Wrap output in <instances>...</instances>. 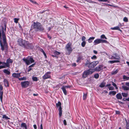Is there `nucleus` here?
<instances>
[{"mask_svg":"<svg viewBox=\"0 0 129 129\" xmlns=\"http://www.w3.org/2000/svg\"><path fill=\"white\" fill-rule=\"evenodd\" d=\"M114 56L115 57V59L117 60H119L120 58L119 55L117 53H115L113 54Z\"/></svg>","mask_w":129,"mask_h":129,"instance_id":"19","label":"nucleus"},{"mask_svg":"<svg viewBox=\"0 0 129 129\" xmlns=\"http://www.w3.org/2000/svg\"><path fill=\"white\" fill-rule=\"evenodd\" d=\"M61 89L62 90V91L65 95H66L67 94V91L66 90V88H65L63 86L61 88Z\"/></svg>","mask_w":129,"mask_h":129,"instance_id":"24","label":"nucleus"},{"mask_svg":"<svg viewBox=\"0 0 129 129\" xmlns=\"http://www.w3.org/2000/svg\"><path fill=\"white\" fill-rule=\"evenodd\" d=\"M4 24V28L3 26H2V30L0 29V44L2 51H4L5 49L7 50L8 49V45L4 32L6 31V24L5 23Z\"/></svg>","mask_w":129,"mask_h":129,"instance_id":"1","label":"nucleus"},{"mask_svg":"<svg viewBox=\"0 0 129 129\" xmlns=\"http://www.w3.org/2000/svg\"><path fill=\"white\" fill-rule=\"evenodd\" d=\"M86 39V38L84 36H83L82 38V40L83 41H85L84 40Z\"/></svg>","mask_w":129,"mask_h":129,"instance_id":"51","label":"nucleus"},{"mask_svg":"<svg viewBox=\"0 0 129 129\" xmlns=\"http://www.w3.org/2000/svg\"><path fill=\"white\" fill-rule=\"evenodd\" d=\"M112 85H113V86L115 87L116 89H117L118 88L117 87L116 85L113 82H112Z\"/></svg>","mask_w":129,"mask_h":129,"instance_id":"46","label":"nucleus"},{"mask_svg":"<svg viewBox=\"0 0 129 129\" xmlns=\"http://www.w3.org/2000/svg\"><path fill=\"white\" fill-rule=\"evenodd\" d=\"M47 36L48 38H49L50 39H51V37L49 34H47Z\"/></svg>","mask_w":129,"mask_h":129,"instance_id":"59","label":"nucleus"},{"mask_svg":"<svg viewBox=\"0 0 129 129\" xmlns=\"http://www.w3.org/2000/svg\"><path fill=\"white\" fill-rule=\"evenodd\" d=\"M33 126H34V127L35 129H37V126L36 124L34 125Z\"/></svg>","mask_w":129,"mask_h":129,"instance_id":"60","label":"nucleus"},{"mask_svg":"<svg viewBox=\"0 0 129 129\" xmlns=\"http://www.w3.org/2000/svg\"><path fill=\"white\" fill-rule=\"evenodd\" d=\"M32 79L33 81H37L38 80V78L36 77H33L32 78Z\"/></svg>","mask_w":129,"mask_h":129,"instance_id":"36","label":"nucleus"},{"mask_svg":"<svg viewBox=\"0 0 129 129\" xmlns=\"http://www.w3.org/2000/svg\"><path fill=\"white\" fill-rule=\"evenodd\" d=\"M18 79L20 81L23 80H26V78L25 77H24L22 78H19Z\"/></svg>","mask_w":129,"mask_h":129,"instance_id":"34","label":"nucleus"},{"mask_svg":"<svg viewBox=\"0 0 129 129\" xmlns=\"http://www.w3.org/2000/svg\"><path fill=\"white\" fill-rule=\"evenodd\" d=\"M3 82L5 86L6 87H8L9 86L8 81L5 78L4 79Z\"/></svg>","mask_w":129,"mask_h":129,"instance_id":"17","label":"nucleus"},{"mask_svg":"<svg viewBox=\"0 0 129 129\" xmlns=\"http://www.w3.org/2000/svg\"><path fill=\"white\" fill-rule=\"evenodd\" d=\"M51 72H47L45 74L44 76L43 77V79L45 80L50 78L51 77L50 74Z\"/></svg>","mask_w":129,"mask_h":129,"instance_id":"10","label":"nucleus"},{"mask_svg":"<svg viewBox=\"0 0 129 129\" xmlns=\"http://www.w3.org/2000/svg\"><path fill=\"white\" fill-rule=\"evenodd\" d=\"M93 72L92 70L89 69L84 71L83 73L82 77L84 78H86L87 76L90 75L92 74Z\"/></svg>","mask_w":129,"mask_h":129,"instance_id":"5","label":"nucleus"},{"mask_svg":"<svg viewBox=\"0 0 129 129\" xmlns=\"http://www.w3.org/2000/svg\"><path fill=\"white\" fill-rule=\"evenodd\" d=\"M32 28L34 29L35 30L37 31H42L44 29L41 23L39 22H34L33 26L31 27Z\"/></svg>","mask_w":129,"mask_h":129,"instance_id":"2","label":"nucleus"},{"mask_svg":"<svg viewBox=\"0 0 129 129\" xmlns=\"http://www.w3.org/2000/svg\"><path fill=\"white\" fill-rule=\"evenodd\" d=\"M114 88L112 86L109 87H108L109 90H113L114 89Z\"/></svg>","mask_w":129,"mask_h":129,"instance_id":"52","label":"nucleus"},{"mask_svg":"<svg viewBox=\"0 0 129 129\" xmlns=\"http://www.w3.org/2000/svg\"><path fill=\"white\" fill-rule=\"evenodd\" d=\"M94 77L96 79L98 78L99 77V74L98 73L95 74L94 75Z\"/></svg>","mask_w":129,"mask_h":129,"instance_id":"37","label":"nucleus"},{"mask_svg":"<svg viewBox=\"0 0 129 129\" xmlns=\"http://www.w3.org/2000/svg\"><path fill=\"white\" fill-rule=\"evenodd\" d=\"M3 89V87L2 85H0V99L1 102L2 101L3 99V92L2 90Z\"/></svg>","mask_w":129,"mask_h":129,"instance_id":"13","label":"nucleus"},{"mask_svg":"<svg viewBox=\"0 0 129 129\" xmlns=\"http://www.w3.org/2000/svg\"><path fill=\"white\" fill-rule=\"evenodd\" d=\"M99 63V61H94L91 62L89 65H88V68L89 69L94 68Z\"/></svg>","mask_w":129,"mask_h":129,"instance_id":"6","label":"nucleus"},{"mask_svg":"<svg viewBox=\"0 0 129 129\" xmlns=\"http://www.w3.org/2000/svg\"><path fill=\"white\" fill-rule=\"evenodd\" d=\"M90 60H88L87 59L85 63V65L86 66H88L89 65V64L90 63Z\"/></svg>","mask_w":129,"mask_h":129,"instance_id":"28","label":"nucleus"},{"mask_svg":"<svg viewBox=\"0 0 129 129\" xmlns=\"http://www.w3.org/2000/svg\"><path fill=\"white\" fill-rule=\"evenodd\" d=\"M81 58L82 57L81 56H79L77 58V59L76 60V62H79L80 60H81Z\"/></svg>","mask_w":129,"mask_h":129,"instance_id":"39","label":"nucleus"},{"mask_svg":"<svg viewBox=\"0 0 129 129\" xmlns=\"http://www.w3.org/2000/svg\"><path fill=\"white\" fill-rule=\"evenodd\" d=\"M20 73H14L12 74V76L14 78H18L21 76Z\"/></svg>","mask_w":129,"mask_h":129,"instance_id":"14","label":"nucleus"},{"mask_svg":"<svg viewBox=\"0 0 129 129\" xmlns=\"http://www.w3.org/2000/svg\"><path fill=\"white\" fill-rule=\"evenodd\" d=\"M111 85V84H107L105 86L106 87H108V86H109Z\"/></svg>","mask_w":129,"mask_h":129,"instance_id":"63","label":"nucleus"},{"mask_svg":"<svg viewBox=\"0 0 129 129\" xmlns=\"http://www.w3.org/2000/svg\"><path fill=\"white\" fill-rule=\"evenodd\" d=\"M91 58L92 59H96L97 58V57L95 55H94Z\"/></svg>","mask_w":129,"mask_h":129,"instance_id":"50","label":"nucleus"},{"mask_svg":"<svg viewBox=\"0 0 129 129\" xmlns=\"http://www.w3.org/2000/svg\"><path fill=\"white\" fill-rule=\"evenodd\" d=\"M86 43L85 41H83L81 44V46L83 47H84L86 45Z\"/></svg>","mask_w":129,"mask_h":129,"instance_id":"42","label":"nucleus"},{"mask_svg":"<svg viewBox=\"0 0 129 129\" xmlns=\"http://www.w3.org/2000/svg\"><path fill=\"white\" fill-rule=\"evenodd\" d=\"M30 84V82L27 81H22L21 83V84L22 87L25 88L28 87Z\"/></svg>","mask_w":129,"mask_h":129,"instance_id":"8","label":"nucleus"},{"mask_svg":"<svg viewBox=\"0 0 129 129\" xmlns=\"http://www.w3.org/2000/svg\"><path fill=\"white\" fill-rule=\"evenodd\" d=\"M60 53L59 52L56 51L54 52V54L56 55H58L60 54Z\"/></svg>","mask_w":129,"mask_h":129,"instance_id":"48","label":"nucleus"},{"mask_svg":"<svg viewBox=\"0 0 129 129\" xmlns=\"http://www.w3.org/2000/svg\"><path fill=\"white\" fill-rule=\"evenodd\" d=\"M14 22L16 23H17L18 22V21L19 20V19L17 18H14Z\"/></svg>","mask_w":129,"mask_h":129,"instance_id":"49","label":"nucleus"},{"mask_svg":"<svg viewBox=\"0 0 129 129\" xmlns=\"http://www.w3.org/2000/svg\"><path fill=\"white\" fill-rule=\"evenodd\" d=\"M100 2H106L108 1V0H98Z\"/></svg>","mask_w":129,"mask_h":129,"instance_id":"53","label":"nucleus"},{"mask_svg":"<svg viewBox=\"0 0 129 129\" xmlns=\"http://www.w3.org/2000/svg\"><path fill=\"white\" fill-rule=\"evenodd\" d=\"M111 29L112 30H117L121 31H122V30L120 29L118 26H116L113 28H111Z\"/></svg>","mask_w":129,"mask_h":129,"instance_id":"23","label":"nucleus"},{"mask_svg":"<svg viewBox=\"0 0 129 129\" xmlns=\"http://www.w3.org/2000/svg\"><path fill=\"white\" fill-rule=\"evenodd\" d=\"M122 88L124 90H129V88L128 87H127L126 86H122Z\"/></svg>","mask_w":129,"mask_h":129,"instance_id":"27","label":"nucleus"},{"mask_svg":"<svg viewBox=\"0 0 129 129\" xmlns=\"http://www.w3.org/2000/svg\"><path fill=\"white\" fill-rule=\"evenodd\" d=\"M122 95V96L124 97H126L128 95V94L124 92H122L121 93Z\"/></svg>","mask_w":129,"mask_h":129,"instance_id":"40","label":"nucleus"},{"mask_svg":"<svg viewBox=\"0 0 129 129\" xmlns=\"http://www.w3.org/2000/svg\"><path fill=\"white\" fill-rule=\"evenodd\" d=\"M23 60L27 65H29L35 62L34 60L31 56H28L26 58H23Z\"/></svg>","mask_w":129,"mask_h":129,"instance_id":"3","label":"nucleus"},{"mask_svg":"<svg viewBox=\"0 0 129 129\" xmlns=\"http://www.w3.org/2000/svg\"><path fill=\"white\" fill-rule=\"evenodd\" d=\"M87 96V94H84H84L83 96V99L84 100H86V97Z\"/></svg>","mask_w":129,"mask_h":129,"instance_id":"41","label":"nucleus"},{"mask_svg":"<svg viewBox=\"0 0 129 129\" xmlns=\"http://www.w3.org/2000/svg\"><path fill=\"white\" fill-rule=\"evenodd\" d=\"M116 98L118 99L121 100L122 98V97L120 93H119L116 95Z\"/></svg>","mask_w":129,"mask_h":129,"instance_id":"18","label":"nucleus"},{"mask_svg":"<svg viewBox=\"0 0 129 129\" xmlns=\"http://www.w3.org/2000/svg\"><path fill=\"white\" fill-rule=\"evenodd\" d=\"M2 118L3 120H7L10 119V118L7 116L6 115H3Z\"/></svg>","mask_w":129,"mask_h":129,"instance_id":"25","label":"nucleus"},{"mask_svg":"<svg viewBox=\"0 0 129 129\" xmlns=\"http://www.w3.org/2000/svg\"><path fill=\"white\" fill-rule=\"evenodd\" d=\"M125 84L126 86H129V82L126 83Z\"/></svg>","mask_w":129,"mask_h":129,"instance_id":"61","label":"nucleus"},{"mask_svg":"<svg viewBox=\"0 0 129 129\" xmlns=\"http://www.w3.org/2000/svg\"><path fill=\"white\" fill-rule=\"evenodd\" d=\"M34 47V46L32 44L29 43V42L27 41L25 48L27 49H32Z\"/></svg>","mask_w":129,"mask_h":129,"instance_id":"9","label":"nucleus"},{"mask_svg":"<svg viewBox=\"0 0 129 129\" xmlns=\"http://www.w3.org/2000/svg\"><path fill=\"white\" fill-rule=\"evenodd\" d=\"M94 45H96L98 44L101 43V39H97L94 41Z\"/></svg>","mask_w":129,"mask_h":129,"instance_id":"15","label":"nucleus"},{"mask_svg":"<svg viewBox=\"0 0 129 129\" xmlns=\"http://www.w3.org/2000/svg\"><path fill=\"white\" fill-rule=\"evenodd\" d=\"M123 21L125 22H127L128 21V19L126 17H125L123 19Z\"/></svg>","mask_w":129,"mask_h":129,"instance_id":"43","label":"nucleus"},{"mask_svg":"<svg viewBox=\"0 0 129 129\" xmlns=\"http://www.w3.org/2000/svg\"><path fill=\"white\" fill-rule=\"evenodd\" d=\"M68 51V52L70 54L72 51V48H66Z\"/></svg>","mask_w":129,"mask_h":129,"instance_id":"33","label":"nucleus"},{"mask_svg":"<svg viewBox=\"0 0 129 129\" xmlns=\"http://www.w3.org/2000/svg\"><path fill=\"white\" fill-rule=\"evenodd\" d=\"M116 114H119L120 113V112L118 111H116Z\"/></svg>","mask_w":129,"mask_h":129,"instance_id":"56","label":"nucleus"},{"mask_svg":"<svg viewBox=\"0 0 129 129\" xmlns=\"http://www.w3.org/2000/svg\"><path fill=\"white\" fill-rule=\"evenodd\" d=\"M123 78L126 80H128L129 79V77H127L125 75H124L123 76Z\"/></svg>","mask_w":129,"mask_h":129,"instance_id":"35","label":"nucleus"},{"mask_svg":"<svg viewBox=\"0 0 129 129\" xmlns=\"http://www.w3.org/2000/svg\"><path fill=\"white\" fill-rule=\"evenodd\" d=\"M21 126L22 127H24L25 129H27V126L26 124L25 123H23L21 124Z\"/></svg>","mask_w":129,"mask_h":129,"instance_id":"32","label":"nucleus"},{"mask_svg":"<svg viewBox=\"0 0 129 129\" xmlns=\"http://www.w3.org/2000/svg\"><path fill=\"white\" fill-rule=\"evenodd\" d=\"M3 71L4 73L8 75H9L10 73V72L7 69H4Z\"/></svg>","mask_w":129,"mask_h":129,"instance_id":"26","label":"nucleus"},{"mask_svg":"<svg viewBox=\"0 0 129 129\" xmlns=\"http://www.w3.org/2000/svg\"><path fill=\"white\" fill-rule=\"evenodd\" d=\"M64 87L65 88H70L71 87V86L69 85L68 86H64Z\"/></svg>","mask_w":129,"mask_h":129,"instance_id":"58","label":"nucleus"},{"mask_svg":"<svg viewBox=\"0 0 129 129\" xmlns=\"http://www.w3.org/2000/svg\"><path fill=\"white\" fill-rule=\"evenodd\" d=\"M108 42L105 40H103L101 39V43H108Z\"/></svg>","mask_w":129,"mask_h":129,"instance_id":"45","label":"nucleus"},{"mask_svg":"<svg viewBox=\"0 0 129 129\" xmlns=\"http://www.w3.org/2000/svg\"><path fill=\"white\" fill-rule=\"evenodd\" d=\"M106 83L104 82H102L99 85V86L101 88H103L105 86Z\"/></svg>","mask_w":129,"mask_h":129,"instance_id":"21","label":"nucleus"},{"mask_svg":"<svg viewBox=\"0 0 129 129\" xmlns=\"http://www.w3.org/2000/svg\"><path fill=\"white\" fill-rule=\"evenodd\" d=\"M93 52L95 54H97L98 53L97 51L95 50H93Z\"/></svg>","mask_w":129,"mask_h":129,"instance_id":"64","label":"nucleus"},{"mask_svg":"<svg viewBox=\"0 0 129 129\" xmlns=\"http://www.w3.org/2000/svg\"><path fill=\"white\" fill-rule=\"evenodd\" d=\"M116 93V92L115 91H111L109 92V94L111 95V94H112L113 95H115Z\"/></svg>","mask_w":129,"mask_h":129,"instance_id":"31","label":"nucleus"},{"mask_svg":"<svg viewBox=\"0 0 129 129\" xmlns=\"http://www.w3.org/2000/svg\"><path fill=\"white\" fill-rule=\"evenodd\" d=\"M18 43L20 46L25 48L27 41L21 38L19 39L17 41Z\"/></svg>","mask_w":129,"mask_h":129,"instance_id":"4","label":"nucleus"},{"mask_svg":"<svg viewBox=\"0 0 129 129\" xmlns=\"http://www.w3.org/2000/svg\"><path fill=\"white\" fill-rule=\"evenodd\" d=\"M13 62V60L9 58L8 59L6 60V67H9L10 66V64L12 63Z\"/></svg>","mask_w":129,"mask_h":129,"instance_id":"12","label":"nucleus"},{"mask_svg":"<svg viewBox=\"0 0 129 129\" xmlns=\"http://www.w3.org/2000/svg\"><path fill=\"white\" fill-rule=\"evenodd\" d=\"M110 59H115V57L114 56H111V57H110Z\"/></svg>","mask_w":129,"mask_h":129,"instance_id":"57","label":"nucleus"},{"mask_svg":"<svg viewBox=\"0 0 129 129\" xmlns=\"http://www.w3.org/2000/svg\"><path fill=\"white\" fill-rule=\"evenodd\" d=\"M72 45V43H69L66 46V48H71V46Z\"/></svg>","mask_w":129,"mask_h":129,"instance_id":"29","label":"nucleus"},{"mask_svg":"<svg viewBox=\"0 0 129 129\" xmlns=\"http://www.w3.org/2000/svg\"><path fill=\"white\" fill-rule=\"evenodd\" d=\"M126 128L127 129H129V121H126Z\"/></svg>","mask_w":129,"mask_h":129,"instance_id":"44","label":"nucleus"},{"mask_svg":"<svg viewBox=\"0 0 129 129\" xmlns=\"http://www.w3.org/2000/svg\"><path fill=\"white\" fill-rule=\"evenodd\" d=\"M56 105L57 107L59 108L58 110L59 111V117L61 116L62 114V108L61 107V103L60 102H58L57 103H56Z\"/></svg>","mask_w":129,"mask_h":129,"instance_id":"7","label":"nucleus"},{"mask_svg":"<svg viewBox=\"0 0 129 129\" xmlns=\"http://www.w3.org/2000/svg\"><path fill=\"white\" fill-rule=\"evenodd\" d=\"M36 64V63H34L31 64V65L30 66H29V67H31H31H33Z\"/></svg>","mask_w":129,"mask_h":129,"instance_id":"54","label":"nucleus"},{"mask_svg":"<svg viewBox=\"0 0 129 129\" xmlns=\"http://www.w3.org/2000/svg\"><path fill=\"white\" fill-rule=\"evenodd\" d=\"M95 38V37H90L88 40V41L89 43H91L92 42V41L94 40Z\"/></svg>","mask_w":129,"mask_h":129,"instance_id":"22","label":"nucleus"},{"mask_svg":"<svg viewBox=\"0 0 129 129\" xmlns=\"http://www.w3.org/2000/svg\"><path fill=\"white\" fill-rule=\"evenodd\" d=\"M101 38L102 39H107V38L104 35H102L101 36Z\"/></svg>","mask_w":129,"mask_h":129,"instance_id":"47","label":"nucleus"},{"mask_svg":"<svg viewBox=\"0 0 129 129\" xmlns=\"http://www.w3.org/2000/svg\"><path fill=\"white\" fill-rule=\"evenodd\" d=\"M29 1H30V2H31L32 3H34L35 4L36 3V2H34V1H32V0H29Z\"/></svg>","mask_w":129,"mask_h":129,"instance_id":"62","label":"nucleus"},{"mask_svg":"<svg viewBox=\"0 0 129 129\" xmlns=\"http://www.w3.org/2000/svg\"><path fill=\"white\" fill-rule=\"evenodd\" d=\"M1 64H2L3 65L0 66V69L2 68H6L7 67L6 62H1Z\"/></svg>","mask_w":129,"mask_h":129,"instance_id":"16","label":"nucleus"},{"mask_svg":"<svg viewBox=\"0 0 129 129\" xmlns=\"http://www.w3.org/2000/svg\"><path fill=\"white\" fill-rule=\"evenodd\" d=\"M103 64L100 65L99 66L96 67L94 70L96 71L99 72L103 69Z\"/></svg>","mask_w":129,"mask_h":129,"instance_id":"11","label":"nucleus"},{"mask_svg":"<svg viewBox=\"0 0 129 129\" xmlns=\"http://www.w3.org/2000/svg\"><path fill=\"white\" fill-rule=\"evenodd\" d=\"M40 51L43 53L45 57V58H46L47 57V56L46 54L45 53L43 50L41 48L40 49Z\"/></svg>","mask_w":129,"mask_h":129,"instance_id":"30","label":"nucleus"},{"mask_svg":"<svg viewBox=\"0 0 129 129\" xmlns=\"http://www.w3.org/2000/svg\"><path fill=\"white\" fill-rule=\"evenodd\" d=\"M108 62L112 64L114 63L119 62L120 61L119 60H110Z\"/></svg>","mask_w":129,"mask_h":129,"instance_id":"20","label":"nucleus"},{"mask_svg":"<svg viewBox=\"0 0 129 129\" xmlns=\"http://www.w3.org/2000/svg\"><path fill=\"white\" fill-rule=\"evenodd\" d=\"M118 70L117 69L115 71H113L111 73V74L112 75L115 74L118 72Z\"/></svg>","mask_w":129,"mask_h":129,"instance_id":"38","label":"nucleus"},{"mask_svg":"<svg viewBox=\"0 0 129 129\" xmlns=\"http://www.w3.org/2000/svg\"><path fill=\"white\" fill-rule=\"evenodd\" d=\"M32 70V68L31 67H29V66L28 67V72H29L31 70Z\"/></svg>","mask_w":129,"mask_h":129,"instance_id":"55","label":"nucleus"}]
</instances>
